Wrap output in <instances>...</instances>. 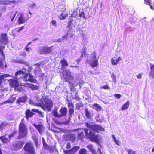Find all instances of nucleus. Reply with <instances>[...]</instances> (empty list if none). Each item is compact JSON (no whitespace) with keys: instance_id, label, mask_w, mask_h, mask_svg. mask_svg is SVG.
Instances as JSON below:
<instances>
[{"instance_id":"obj_1","label":"nucleus","mask_w":154,"mask_h":154,"mask_svg":"<svg viewBox=\"0 0 154 154\" xmlns=\"http://www.w3.org/2000/svg\"><path fill=\"white\" fill-rule=\"evenodd\" d=\"M85 125L89 128L90 130H88L87 129L75 130V131L79 130L78 131L79 132L78 137L79 139L82 140V139L84 137V131L86 136L92 141H94L97 143H98L99 139L100 138V136L99 134H96L95 132H98L99 131H103L104 130V128L100 125L88 123H86Z\"/></svg>"},{"instance_id":"obj_2","label":"nucleus","mask_w":154,"mask_h":154,"mask_svg":"<svg viewBox=\"0 0 154 154\" xmlns=\"http://www.w3.org/2000/svg\"><path fill=\"white\" fill-rule=\"evenodd\" d=\"M27 126L25 124L20 123L19 127V135L17 137L18 139L24 138L27 134Z\"/></svg>"},{"instance_id":"obj_3","label":"nucleus","mask_w":154,"mask_h":154,"mask_svg":"<svg viewBox=\"0 0 154 154\" xmlns=\"http://www.w3.org/2000/svg\"><path fill=\"white\" fill-rule=\"evenodd\" d=\"M53 106L52 101L48 99H45L42 102V104L41 105V107L44 110L50 111Z\"/></svg>"},{"instance_id":"obj_4","label":"nucleus","mask_w":154,"mask_h":154,"mask_svg":"<svg viewBox=\"0 0 154 154\" xmlns=\"http://www.w3.org/2000/svg\"><path fill=\"white\" fill-rule=\"evenodd\" d=\"M15 78L16 79H23L25 81H29L30 79V76L28 75V73L25 74L24 72L20 70L15 73Z\"/></svg>"},{"instance_id":"obj_5","label":"nucleus","mask_w":154,"mask_h":154,"mask_svg":"<svg viewBox=\"0 0 154 154\" xmlns=\"http://www.w3.org/2000/svg\"><path fill=\"white\" fill-rule=\"evenodd\" d=\"M24 149L26 152V154H35V149L33 144L29 142L25 145Z\"/></svg>"},{"instance_id":"obj_6","label":"nucleus","mask_w":154,"mask_h":154,"mask_svg":"<svg viewBox=\"0 0 154 154\" xmlns=\"http://www.w3.org/2000/svg\"><path fill=\"white\" fill-rule=\"evenodd\" d=\"M60 76L61 78L64 79L65 81L72 79V77L71 75L70 72L66 69L63 70Z\"/></svg>"},{"instance_id":"obj_7","label":"nucleus","mask_w":154,"mask_h":154,"mask_svg":"<svg viewBox=\"0 0 154 154\" xmlns=\"http://www.w3.org/2000/svg\"><path fill=\"white\" fill-rule=\"evenodd\" d=\"M86 147L92 154H102L99 148L96 151L95 147L92 144L88 145Z\"/></svg>"},{"instance_id":"obj_8","label":"nucleus","mask_w":154,"mask_h":154,"mask_svg":"<svg viewBox=\"0 0 154 154\" xmlns=\"http://www.w3.org/2000/svg\"><path fill=\"white\" fill-rule=\"evenodd\" d=\"M27 97L26 95L19 97L17 99L16 101V103L21 105V104H24L27 101Z\"/></svg>"},{"instance_id":"obj_9","label":"nucleus","mask_w":154,"mask_h":154,"mask_svg":"<svg viewBox=\"0 0 154 154\" xmlns=\"http://www.w3.org/2000/svg\"><path fill=\"white\" fill-rule=\"evenodd\" d=\"M0 42L2 44H7L9 43V40L6 33H2L0 39Z\"/></svg>"},{"instance_id":"obj_10","label":"nucleus","mask_w":154,"mask_h":154,"mask_svg":"<svg viewBox=\"0 0 154 154\" xmlns=\"http://www.w3.org/2000/svg\"><path fill=\"white\" fill-rule=\"evenodd\" d=\"M79 148V146H75L70 150H63V152L65 154H74Z\"/></svg>"},{"instance_id":"obj_11","label":"nucleus","mask_w":154,"mask_h":154,"mask_svg":"<svg viewBox=\"0 0 154 154\" xmlns=\"http://www.w3.org/2000/svg\"><path fill=\"white\" fill-rule=\"evenodd\" d=\"M11 87H15V89H16L19 85V83L17 79H15L14 78L11 79L9 83Z\"/></svg>"},{"instance_id":"obj_12","label":"nucleus","mask_w":154,"mask_h":154,"mask_svg":"<svg viewBox=\"0 0 154 154\" xmlns=\"http://www.w3.org/2000/svg\"><path fill=\"white\" fill-rule=\"evenodd\" d=\"M69 108V117L71 118L74 114V106L72 103H69L68 104Z\"/></svg>"},{"instance_id":"obj_13","label":"nucleus","mask_w":154,"mask_h":154,"mask_svg":"<svg viewBox=\"0 0 154 154\" xmlns=\"http://www.w3.org/2000/svg\"><path fill=\"white\" fill-rule=\"evenodd\" d=\"M67 109L66 107L61 108L59 111L60 117L66 116L67 114Z\"/></svg>"},{"instance_id":"obj_14","label":"nucleus","mask_w":154,"mask_h":154,"mask_svg":"<svg viewBox=\"0 0 154 154\" xmlns=\"http://www.w3.org/2000/svg\"><path fill=\"white\" fill-rule=\"evenodd\" d=\"M28 18L26 17L24 15L21 14L20 16L18 18V21L19 24L24 23L28 20Z\"/></svg>"},{"instance_id":"obj_15","label":"nucleus","mask_w":154,"mask_h":154,"mask_svg":"<svg viewBox=\"0 0 154 154\" xmlns=\"http://www.w3.org/2000/svg\"><path fill=\"white\" fill-rule=\"evenodd\" d=\"M33 125L37 129L41 134L43 133L44 129V127L43 126L40 124L37 125L35 124H33Z\"/></svg>"},{"instance_id":"obj_16","label":"nucleus","mask_w":154,"mask_h":154,"mask_svg":"<svg viewBox=\"0 0 154 154\" xmlns=\"http://www.w3.org/2000/svg\"><path fill=\"white\" fill-rule=\"evenodd\" d=\"M11 76V75L8 74H5L0 76V79H1L2 82L3 81H4L5 82L6 81L8 80V81L9 82L11 79H9V78Z\"/></svg>"},{"instance_id":"obj_17","label":"nucleus","mask_w":154,"mask_h":154,"mask_svg":"<svg viewBox=\"0 0 154 154\" xmlns=\"http://www.w3.org/2000/svg\"><path fill=\"white\" fill-rule=\"evenodd\" d=\"M66 137L68 140H69L71 141L74 142L76 139V137L74 134H71L65 136Z\"/></svg>"},{"instance_id":"obj_18","label":"nucleus","mask_w":154,"mask_h":154,"mask_svg":"<svg viewBox=\"0 0 154 154\" xmlns=\"http://www.w3.org/2000/svg\"><path fill=\"white\" fill-rule=\"evenodd\" d=\"M25 114V117L28 120L29 118V117H32L34 114V113L30 111L29 109H28L26 111Z\"/></svg>"},{"instance_id":"obj_19","label":"nucleus","mask_w":154,"mask_h":154,"mask_svg":"<svg viewBox=\"0 0 154 154\" xmlns=\"http://www.w3.org/2000/svg\"><path fill=\"white\" fill-rule=\"evenodd\" d=\"M150 71L149 72V77L151 79H153L154 77V65L150 63Z\"/></svg>"},{"instance_id":"obj_20","label":"nucleus","mask_w":154,"mask_h":154,"mask_svg":"<svg viewBox=\"0 0 154 154\" xmlns=\"http://www.w3.org/2000/svg\"><path fill=\"white\" fill-rule=\"evenodd\" d=\"M24 144V142L23 141L18 142L14 145V147L16 149L18 150L21 148Z\"/></svg>"},{"instance_id":"obj_21","label":"nucleus","mask_w":154,"mask_h":154,"mask_svg":"<svg viewBox=\"0 0 154 154\" xmlns=\"http://www.w3.org/2000/svg\"><path fill=\"white\" fill-rule=\"evenodd\" d=\"M60 63L62 65L61 69L63 70H64L68 65L67 62L65 59H63L61 61Z\"/></svg>"},{"instance_id":"obj_22","label":"nucleus","mask_w":154,"mask_h":154,"mask_svg":"<svg viewBox=\"0 0 154 154\" xmlns=\"http://www.w3.org/2000/svg\"><path fill=\"white\" fill-rule=\"evenodd\" d=\"M45 54L51 53L53 51L52 46L48 47L47 46H45Z\"/></svg>"},{"instance_id":"obj_23","label":"nucleus","mask_w":154,"mask_h":154,"mask_svg":"<svg viewBox=\"0 0 154 154\" xmlns=\"http://www.w3.org/2000/svg\"><path fill=\"white\" fill-rule=\"evenodd\" d=\"M38 52L40 54H45V46H42L40 47L38 50Z\"/></svg>"},{"instance_id":"obj_24","label":"nucleus","mask_w":154,"mask_h":154,"mask_svg":"<svg viewBox=\"0 0 154 154\" xmlns=\"http://www.w3.org/2000/svg\"><path fill=\"white\" fill-rule=\"evenodd\" d=\"M92 107L94 109L98 111H101L102 109L101 106L97 103L93 105Z\"/></svg>"},{"instance_id":"obj_25","label":"nucleus","mask_w":154,"mask_h":154,"mask_svg":"<svg viewBox=\"0 0 154 154\" xmlns=\"http://www.w3.org/2000/svg\"><path fill=\"white\" fill-rule=\"evenodd\" d=\"M130 104V103L129 101H127L122 106L121 108L122 110H124L127 109Z\"/></svg>"},{"instance_id":"obj_26","label":"nucleus","mask_w":154,"mask_h":154,"mask_svg":"<svg viewBox=\"0 0 154 154\" xmlns=\"http://www.w3.org/2000/svg\"><path fill=\"white\" fill-rule=\"evenodd\" d=\"M16 2V1L14 0L10 1L9 0H7L5 1H2V5H9L11 3H15Z\"/></svg>"},{"instance_id":"obj_27","label":"nucleus","mask_w":154,"mask_h":154,"mask_svg":"<svg viewBox=\"0 0 154 154\" xmlns=\"http://www.w3.org/2000/svg\"><path fill=\"white\" fill-rule=\"evenodd\" d=\"M12 62L22 64H26V62L23 60H19L18 59H13L11 60Z\"/></svg>"},{"instance_id":"obj_28","label":"nucleus","mask_w":154,"mask_h":154,"mask_svg":"<svg viewBox=\"0 0 154 154\" xmlns=\"http://www.w3.org/2000/svg\"><path fill=\"white\" fill-rule=\"evenodd\" d=\"M86 117L88 119H91L92 118L91 116L88 109L86 108L85 110Z\"/></svg>"},{"instance_id":"obj_29","label":"nucleus","mask_w":154,"mask_h":154,"mask_svg":"<svg viewBox=\"0 0 154 154\" xmlns=\"http://www.w3.org/2000/svg\"><path fill=\"white\" fill-rule=\"evenodd\" d=\"M10 123L7 122H2L0 125V128H4L6 126H10Z\"/></svg>"},{"instance_id":"obj_30","label":"nucleus","mask_w":154,"mask_h":154,"mask_svg":"<svg viewBox=\"0 0 154 154\" xmlns=\"http://www.w3.org/2000/svg\"><path fill=\"white\" fill-rule=\"evenodd\" d=\"M0 140L4 143H7L9 142V140L8 138L5 137L4 136L0 137Z\"/></svg>"},{"instance_id":"obj_31","label":"nucleus","mask_w":154,"mask_h":154,"mask_svg":"<svg viewBox=\"0 0 154 154\" xmlns=\"http://www.w3.org/2000/svg\"><path fill=\"white\" fill-rule=\"evenodd\" d=\"M68 32H67L65 35L63 36L61 38H60L61 42H63L64 40H66L68 37Z\"/></svg>"},{"instance_id":"obj_32","label":"nucleus","mask_w":154,"mask_h":154,"mask_svg":"<svg viewBox=\"0 0 154 154\" xmlns=\"http://www.w3.org/2000/svg\"><path fill=\"white\" fill-rule=\"evenodd\" d=\"M29 87L33 90H38L39 89V87L35 86L32 84H30L29 85Z\"/></svg>"},{"instance_id":"obj_33","label":"nucleus","mask_w":154,"mask_h":154,"mask_svg":"<svg viewBox=\"0 0 154 154\" xmlns=\"http://www.w3.org/2000/svg\"><path fill=\"white\" fill-rule=\"evenodd\" d=\"M42 141L43 143V146L45 149H48L49 147L48 145L46 143L44 138H42Z\"/></svg>"},{"instance_id":"obj_34","label":"nucleus","mask_w":154,"mask_h":154,"mask_svg":"<svg viewBox=\"0 0 154 154\" xmlns=\"http://www.w3.org/2000/svg\"><path fill=\"white\" fill-rule=\"evenodd\" d=\"M87 152L85 149L82 148L79 151V154H87Z\"/></svg>"},{"instance_id":"obj_35","label":"nucleus","mask_w":154,"mask_h":154,"mask_svg":"<svg viewBox=\"0 0 154 154\" xmlns=\"http://www.w3.org/2000/svg\"><path fill=\"white\" fill-rule=\"evenodd\" d=\"M98 60H96L91 62V66L92 67L96 66L97 65Z\"/></svg>"},{"instance_id":"obj_36","label":"nucleus","mask_w":154,"mask_h":154,"mask_svg":"<svg viewBox=\"0 0 154 154\" xmlns=\"http://www.w3.org/2000/svg\"><path fill=\"white\" fill-rule=\"evenodd\" d=\"M76 109H79L80 108L84 106V105L82 102L77 103L76 105Z\"/></svg>"},{"instance_id":"obj_37","label":"nucleus","mask_w":154,"mask_h":154,"mask_svg":"<svg viewBox=\"0 0 154 154\" xmlns=\"http://www.w3.org/2000/svg\"><path fill=\"white\" fill-rule=\"evenodd\" d=\"M111 77L112 78V79L113 82L116 83L117 82L116 75L114 74V73H112L111 75Z\"/></svg>"},{"instance_id":"obj_38","label":"nucleus","mask_w":154,"mask_h":154,"mask_svg":"<svg viewBox=\"0 0 154 154\" xmlns=\"http://www.w3.org/2000/svg\"><path fill=\"white\" fill-rule=\"evenodd\" d=\"M125 150L127 151L128 154H136V152L132 150H129L127 148H125Z\"/></svg>"},{"instance_id":"obj_39","label":"nucleus","mask_w":154,"mask_h":154,"mask_svg":"<svg viewBox=\"0 0 154 154\" xmlns=\"http://www.w3.org/2000/svg\"><path fill=\"white\" fill-rule=\"evenodd\" d=\"M53 115L55 117H60L59 113H58L57 111L54 110L52 112Z\"/></svg>"},{"instance_id":"obj_40","label":"nucleus","mask_w":154,"mask_h":154,"mask_svg":"<svg viewBox=\"0 0 154 154\" xmlns=\"http://www.w3.org/2000/svg\"><path fill=\"white\" fill-rule=\"evenodd\" d=\"M79 16L80 17H83L85 18V16L84 14V13L82 11V10L81 9V11L80 10H79Z\"/></svg>"},{"instance_id":"obj_41","label":"nucleus","mask_w":154,"mask_h":154,"mask_svg":"<svg viewBox=\"0 0 154 154\" xmlns=\"http://www.w3.org/2000/svg\"><path fill=\"white\" fill-rule=\"evenodd\" d=\"M79 10L78 9L76 10H74L73 11V13L72 15V17H75V16H76L78 14V13H79V12L78 11H79Z\"/></svg>"},{"instance_id":"obj_42","label":"nucleus","mask_w":154,"mask_h":154,"mask_svg":"<svg viewBox=\"0 0 154 154\" xmlns=\"http://www.w3.org/2000/svg\"><path fill=\"white\" fill-rule=\"evenodd\" d=\"M17 13V12L16 11L15 14L13 13H11V15L10 16V17L11 19V21L12 22L13 21V20L15 16V15H16Z\"/></svg>"},{"instance_id":"obj_43","label":"nucleus","mask_w":154,"mask_h":154,"mask_svg":"<svg viewBox=\"0 0 154 154\" xmlns=\"http://www.w3.org/2000/svg\"><path fill=\"white\" fill-rule=\"evenodd\" d=\"M73 20L72 18H70V20L69 21L68 24V26L69 28H70V26L72 23Z\"/></svg>"},{"instance_id":"obj_44","label":"nucleus","mask_w":154,"mask_h":154,"mask_svg":"<svg viewBox=\"0 0 154 154\" xmlns=\"http://www.w3.org/2000/svg\"><path fill=\"white\" fill-rule=\"evenodd\" d=\"M7 103H12V101H11V100H10V98L8 100L3 102V103L2 104H6Z\"/></svg>"},{"instance_id":"obj_45","label":"nucleus","mask_w":154,"mask_h":154,"mask_svg":"<svg viewBox=\"0 0 154 154\" xmlns=\"http://www.w3.org/2000/svg\"><path fill=\"white\" fill-rule=\"evenodd\" d=\"M101 88H103L105 89H110V87L108 86V85H104L103 87H101Z\"/></svg>"},{"instance_id":"obj_46","label":"nucleus","mask_w":154,"mask_h":154,"mask_svg":"<svg viewBox=\"0 0 154 154\" xmlns=\"http://www.w3.org/2000/svg\"><path fill=\"white\" fill-rule=\"evenodd\" d=\"M111 62L112 64L113 65H116L118 63L116 61V59L114 60L113 58H112L111 60Z\"/></svg>"},{"instance_id":"obj_47","label":"nucleus","mask_w":154,"mask_h":154,"mask_svg":"<svg viewBox=\"0 0 154 154\" xmlns=\"http://www.w3.org/2000/svg\"><path fill=\"white\" fill-rule=\"evenodd\" d=\"M57 22L55 20H52L50 23L51 24H52L53 26H57Z\"/></svg>"},{"instance_id":"obj_48","label":"nucleus","mask_w":154,"mask_h":154,"mask_svg":"<svg viewBox=\"0 0 154 154\" xmlns=\"http://www.w3.org/2000/svg\"><path fill=\"white\" fill-rule=\"evenodd\" d=\"M88 74L91 75H92L94 74H96L97 73L96 72H94L93 71H89L88 72Z\"/></svg>"},{"instance_id":"obj_49","label":"nucleus","mask_w":154,"mask_h":154,"mask_svg":"<svg viewBox=\"0 0 154 154\" xmlns=\"http://www.w3.org/2000/svg\"><path fill=\"white\" fill-rule=\"evenodd\" d=\"M38 113L39 114V117H43L44 116V115L43 114V112H41L39 111H38Z\"/></svg>"},{"instance_id":"obj_50","label":"nucleus","mask_w":154,"mask_h":154,"mask_svg":"<svg viewBox=\"0 0 154 154\" xmlns=\"http://www.w3.org/2000/svg\"><path fill=\"white\" fill-rule=\"evenodd\" d=\"M91 55L93 57V59H96V52L95 51H94Z\"/></svg>"},{"instance_id":"obj_51","label":"nucleus","mask_w":154,"mask_h":154,"mask_svg":"<svg viewBox=\"0 0 154 154\" xmlns=\"http://www.w3.org/2000/svg\"><path fill=\"white\" fill-rule=\"evenodd\" d=\"M2 58H0V67L2 68H3V64L2 62Z\"/></svg>"},{"instance_id":"obj_52","label":"nucleus","mask_w":154,"mask_h":154,"mask_svg":"<svg viewBox=\"0 0 154 154\" xmlns=\"http://www.w3.org/2000/svg\"><path fill=\"white\" fill-rule=\"evenodd\" d=\"M114 142L117 145L119 146L121 144V142L116 139L114 140Z\"/></svg>"},{"instance_id":"obj_53","label":"nucleus","mask_w":154,"mask_h":154,"mask_svg":"<svg viewBox=\"0 0 154 154\" xmlns=\"http://www.w3.org/2000/svg\"><path fill=\"white\" fill-rule=\"evenodd\" d=\"M114 96L118 99L120 98L121 96V94H115Z\"/></svg>"},{"instance_id":"obj_54","label":"nucleus","mask_w":154,"mask_h":154,"mask_svg":"<svg viewBox=\"0 0 154 154\" xmlns=\"http://www.w3.org/2000/svg\"><path fill=\"white\" fill-rule=\"evenodd\" d=\"M71 147V145L70 143H68L66 146V149L70 148Z\"/></svg>"},{"instance_id":"obj_55","label":"nucleus","mask_w":154,"mask_h":154,"mask_svg":"<svg viewBox=\"0 0 154 154\" xmlns=\"http://www.w3.org/2000/svg\"><path fill=\"white\" fill-rule=\"evenodd\" d=\"M29 103L30 104L35 105V102L31 99H30L29 101Z\"/></svg>"},{"instance_id":"obj_56","label":"nucleus","mask_w":154,"mask_h":154,"mask_svg":"<svg viewBox=\"0 0 154 154\" xmlns=\"http://www.w3.org/2000/svg\"><path fill=\"white\" fill-rule=\"evenodd\" d=\"M0 53H1V54L2 55V56H3L4 58H5L4 57V53L3 52V50L2 49L0 48Z\"/></svg>"},{"instance_id":"obj_57","label":"nucleus","mask_w":154,"mask_h":154,"mask_svg":"<svg viewBox=\"0 0 154 154\" xmlns=\"http://www.w3.org/2000/svg\"><path fill=\"white\" fill-rule=\"evenodd\" d=\"M60 18L61 20H63L65 18V16L62 13L61 14V17H60Z\"/></svg>"},{"instance_id":"obj_58","label":"nucleus","mask_w":154,"mask_h":154,"mask_svg":"<svg viewBox=\"0 0 154 154\" xmlns=\"http://www.w3.org/2000/svg\"><path fill=\"white\" fill-rule=\"evenodd\" d=\"M146 1V0H145ZM149 2H148V3L149 4V5L150 6V8L152 9H154L153 8L152 6L151 5V3H150V2L151 1L150 0H148Z\"/></svg>"},{"instance_id":"obj_59","label":"nucleus","mask_w":154,"mask_h":154,"mask_svg":"<svg viewBox=\"0 0 154 154\" xmlns=\"http://www.w3.org/2000/svg\"><path fill=\"white\" fill-rule=\"evenodd\" d=\"M10 98L11 101H12V103L14 102V101L16 99V97H10Z\"/></svg>"},{"instance_id":"obj_60","label":"nucleus","mask_w":154,"mask_h":154,"mask_svg":"<svg viewBox=\"0 0 154 154\" xmlns=\"http://www.w3.org/2000/svg\"><path fill=\"white\" fill-rule=\"evenodd\" d=\"M33 139L34 140V141L35 143H36L38 142V140L36 137H33Z\"/></svg>"},{"instance_id":"obj_61","label":"nucleus","mask_w":154,"mask_h":154,"mask_svg":"<svg viewBox=\"0 0 154 154\" xmlns=\"http://www.w3.org/2000/svg\"><path fill=\"white\" fill-rule=\"evenodd\" d=\"M24 28V26H22V27H19V28L18 30H17V31L18 32H19L20 31V30H22Z\"/></svg>"},{"instance_id":"obj_62","label":"nucleus","mask_w":154,"mask_h":154,"mask_svg":"<svg viewBox=\"0 0 154 154\" xmlns=\"http://www.w3.org/2000/svg\"><path fill=\"white\" fill-rule=\"evenodd\" d=\"M53 42H61V41H60V39L59 38L58 39L55 40H54Z\"/></svg>"},{"instance_id":"obj_63","label":"nucleus","mask_w":154,"mask_h":154,"mask_svg":"<svg viewBox=\"0 0 154 154\" xmlns=\"http://www.w3.org/2000/svg\"><path fill=\"white\" fill-rule=\"evenodd\" d=\"M38 111L39 110H38L36 109H32V111L34 112H37V113H38Z\"/></svg>"},{"instance_id":"obj_64","label":"nucleus","mask_w":154,"mask_h":154,"mask_svg":"<svg viewBox=\"0 0 154 154\" xmlns=\"http://www.w3.org/2000/svg\"><path fill=\"white\" fill-rule=\"evenodd\" d=\"M141 77H142V76H141V75L140 74H138L137 76V78L139 79H141Z\"/></svg>"}]
</instances>
